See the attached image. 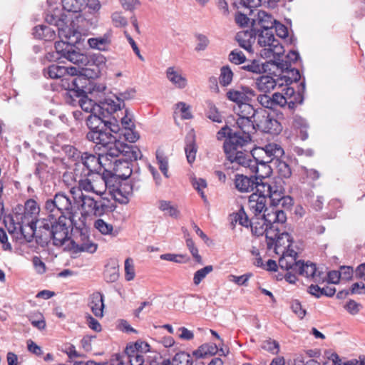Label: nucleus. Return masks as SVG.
Wrapping results in <instances>:
<instances>
[{"label":"nucleus","mask_w":365,"mask_h":365,"mask_svg":"<svg viewBox=\"0 0 365 365\" xmlns=\"http://www.w3.org/2000/svg\"><path fill=\"white\" fill-rule=\"evenodd\" d=\"M36 199L37 197L34 196L24 202V226L29 229V231L24 230V242L35 251L38 247L34 246V239L36 244L43 247L51 242L53 243V240L60 242L58 238L63 237L65 230L63 225L53 227V215L39 218L40 205Z\"/></svg>","instance_id":"nucleus-1"},{"label":"nucleus","mask_w":365,"mask_h":365,"mask_svg":"<svg viewBox=\"0 0 365 365\" xmlns=\"http://www.w3.org/2000/svg\"><path fill=\"white\" fill-rule=\"evenodd\" d=\"M236 124L240 131H233L229 126L222 127L216 135L218 140L225 139L223 148L227 160L234 163L244 147L251 142V134L256 131L254 118H237Z\"/></svg>","instance_id":"nucleus-2"},{"label":"nucleus","mask_w":365,"mask_h":365,"mask_svg":"<svg viewBox=\"0 0 365 365\" xmlns=\"http://www.w3.org/2000/svg\"><path fill=\"white\" fill-rule=\"evenodd\" d=\"M75 202L71 192L66 194L63 192H58L55 194L53 199H48L45 202V209L49 212L48 215H53L55 222L52 223L53 227L58 225H64V234L62 237H58L60 242L53 240V245L61 247L66 241L69 239L71 233L70 227L73 220L75 211Z\"/></svg>","instance_id":"nucleus-3"},{"label":"nucleus","mask_w":365,"mask_h":365,"mask_svg":"<svg viewBox=\"0 0 365 365\" xmlns=\"http://www.w3.org/2000/svg\"><path fill=\"white\" fill-rule=\"evenodd\" d=\"M284 155V149L279 144L272 143L264 147L255 148L250 151L244 150L237 156L235 164L248 168L252 173L259 172L258 165L265 166L268 163L280 160Z\"/></svg>","instance_id":"nucleus-4"},{"label":"nucleus","mask_w":365,"mask_h":365,"mask_svg":"<svg viewBox=\"0 0 365 365\" xmlns=\"http://www.w3.org/2000/svg\"><path fill=\"white\" fill-rule=\"evenodd\" d=\"M62 180L67 185H72L76 182L78 183L77 187H72L71 189L72 196L84 194L83 192L102 195L106 190V180L101 174L82 173L80 175H77L76 173L66 171L62 175Z\"/></svg>","instance_id":"nucleus-5"},{"label":"nucleus","mask_w":365,"mask_h":365,"mask_svg":"<svg viewBox=\"0 0 365 365\" xmlns=\"http://www.w3.org/2000/svg\"><path fill=\"white\" fill-rule=\"evenodd\" d=\"M70 86L66 94V101L72 106L78 104L81 109L90 113H95L97 104L88 98L85 90L88 79L83 76L69 77Z\"/></svg>","instance_id":"nucleus-6"},{"label":"nucleus","mask_w":365,"mask_h":365,"mask_svg":"<svg viewBox=\"0 0 365 365\" xmlns=\"http://www.w3.org/2000/svg\"><path fill=\"white\" fill-rule=\"evenodd\" d=\"M45 20L48 24L57 27L60 38L69 41L71 37L78 34L68 26V22L71 21V26L74 27L75 21L73 17L62 13L61 10L57 7L50 6L46 13Z\"/></svg>","instance_id":"nucleus-7"},{"label":"nucleus","mask_w":365,"mask_h":365,"mask_svg":"<svg viewBox=\"0 0 365 365\" xmlns=\"http://www.w3.org/2000/svg\"><path fill=\"white\" fill-rule=\"evenodd\" d=\"M255 35H258L257 43L262 48L260 55L263 58L279 57L284 52V47L279 41L274 38L272 30L259 31L258 29H253Z\"/></svg>","instance_id":"nucleus-8"},{"label":"nucleus","mask_w":365,"mask_h":365,"mask_svg":"<svg viewBox=\"0 0 365 365\" xmlns=\"http://www.w3.org/2000/svg\"><path fill=\"white\" fill-rule=\"evenodd\" d=\"M101 156V155L96 156L88 152H83L78 163H74L73 170L68 171L78 173L80 175L82 173L101 174L102 170Z\"/></svg>","instance_id":"nucleus-9"},{"label":"nucleus","mask_w":365,"mask_h":365,"mask_svg":"<svg viewBox=\"0 0 365 365\" xmlns=\"http://www.w3.org/2000/svg\"><path fill=\"white\" fill-rule=\"evenodd\" d=\"M255 122V130L272 135L278 134L282 130L281 124L272 115L268 110L259 108L257 109Z\"/></svg>","instance_id":"nucleus-10"},{"label":"nucleus","mask_w":365,"mask_h":365,"mask_svg":"<svg viewBox=\"0 0 365 365\" xmlns=\"http://www.w3.org/2000/svg\"><path fill=\"white\" fill-rule=\"evenodd\" d=\"M4 223L12 237L16 240L15 247L19 253L21 255V245H23V214L16 212L13 215L4 216Z\"/></svg>","instance_id":"nucleus-11"},{"label":"nucleus","mask_w":365,"mask_h":365,"mask_svg":"<svg viewBox=\"0 0 365 365\" xmlns=\"http://www.w3.org/2000/svg\"><path fill=\"white\" fill-rule=\"evenodd\" d=\"M250 227L255 235L261 236L265 234L267 247L269 250H272L274 243L272 233L278 230V227L274 230L271 225H268L266 213L262 214L261 217H252Z\"/></svg>","instance_id":"nucleus-12"},{"label":"nucleus","mask_w":365,"mask_h":365,"mask_svg":"<svg viewBox=\"0 0 365 365\" xmlns=\"http://www.w3.org/2000/svg\"><path fill=\"white\" fill-rule=\"evenodd\" d=\"M143 342L127 345L124 353L117 357L118 365H145Z\"/></svg>","instance_id":"nucleus-13"},{"label":"nucleus","mask_w":365,"mask_h":365,"mask_svg":"<svg viewBox=\"0 0 365 365\" xmlns=\"http://www.w3.org/2000/svg\"><path fill=\"white\" fill-rule=\"evenodd\" d=\"M283 181L281 179H272L267 181H262L260 179V183L258 185L257 192L262 193L267 199L269 197L271 205L276 202L277 197L284 192Z\"/></svg>","instance_id":"nucleus-14"},{"label":"nucleus","mask_w":365,"mask_h":365,"mask_svg":"<svg viewBox=\"0 0 365 365\" xmlns=\"http://www.w3.org/2000/svg\"><path fill=\"white\" fill-rule=\"evenodd\" d=\"M89 131L86 133V139L96 145H99L102 142L110 139L112 133H117L120 130L118 123H113L107 127L93 126L88 128Z\"/></svg>","instance_id":"nucleus-15"},{"label":"nucleus","mask_w":365,"mask_h":365,"mask_svg":"<svg viewBox=\"0 0 365 365\" xmlns=\"http://www.w3.org/2000/svg\"><path fill=\"white\" fill-rule=\"evenodd\" d=\"M69 242L67 249L74 253L86 252L93 254L98 248V245L91 241L88 235L82 230L80 231L79 235L76 237V240H70L69 238L65 242Z\"/></svg>","instance_id":"nucleus-16"},{"label":"nucleus","mask_w":365,"mask_h":365,"mask_svg":"<svg viewBox=\"0 0 365 365\" xmlns=\"http://www.w3.org/2000/svg\"><path fill=\"white\" fill-rule=\"evenodd\" d=\"M68 68L59 66L57 64H51L48 68L43 69V74L46 77L58 79L62 78V86L68 91V88L67 86H70V82L68 81L69 77H78L79 76H74L72 72L70 74L68 71Z\"/></svg>","instance_id":"nucleus-17"},{"label":"nucleus","mask_w":365,"mask_h":365,"mask_svg":"<svg viewBox=\"0 0 365 365\" xmlns=\"http://www.w3.org/2000/svg\"><path fill=\"white\" fill-rule=\"evenodd\" d=\"M273 236V247L272 249L274 250L277 255H280L281 253L290 252L292 249L290 247L292 244V237L287 232H279V229L277 230L274 233Z\"/></svg>","instance_id":"nucleus-18"},{"label":"nucleus","mask_w":365,"mask_h":365,"mask_svg":"<svg viewBox=\"0 0 365 365\" xmlns=\"http://www.w3.org/2000/svg\"><path fill=\"white\" fill-rule=\"evenodd\" d=\"M266 205L267 198L262 193L255 192L250 195L247 206L254 217H261L262 214L269 212Z\"/></svg>","instance_id":"nucleus-19"},{"label":"nucleus","mask_w":365,"mask_h":365,"mask_svg":"<svg viewBox=\"0 0 365 365\" xmlns=\"http://www.w3.org/2000/svg\"><path fill=\"white\" fill-rule=\"evenodd\" d=\"M99 149L103 148L101 157H106L109 160V157L116 158L121 157L122 149L123 148V143L117 140L116 137L112 133L110 134V139L102 142L99 145Z\"/></svg>","instance_id":"nucleus-20"},{"label":"nucleus","mask_w":365,"mask_h":365,"mask_svg":"<svg viewBox=\"0 0 365 365\" xmlns=\"http://www.w3.org/2000/svg\"><path fill=\"white\" fill-rule=\"evenodd\" d=\"M260 183V179L255 175L247 177L244 175L237 174L235 178V185L236 189L240 192H250L256 188L257 192L258 185Z\"/></svg>","instance_id":"nucleus-21"},{"label":"nucleus","mask_w":365,"mask_h":365,"mask_svg":"<svg viewBox=\"0 0 365 365\" xmlns=\"http://www.w3.org/2000/svg\"><path fill=\"white\" fill-rule=\"evenodd\" d=\"M272 63L275 64V62L273 61ZM276 65L282 70V74L279 76V80L283 82V85L288 86L293 82H297L300 80L301 76L299 70L292 68L290 63L279 62Z\"/></svg>","instance_id":"nucleus-22"},{"label":"nucleus","mask_w":365,"mask_h":365,"mask_svg":"<svg viewBox=\"0 0 365 365\" xmlns=\"http://www.w3.org/2000/svg\"><path fill=\"white\" fill-rule=\"evenodd\" d=\"M227 98L238 106L240 103L251 102L256 96L255 91L249 87H242L240 90L230 89L227 92Z\"/></svg>","instance_id":"nucleus-23"},{"label":"nucleus","mask_w":365,"mask_h":365,"mask_svg":"<svg viewBox=\"0 0 365 365\" xmlns=\"http://www.w3.org/2000/svg\"><path fill=\"white\" fill-rule=\"evenodd\" d=\"M120 109L121 104L120 101H115L110 98H106L98 102L96 110L106 119L113 120V118H111L112 114Z\"/></svg>","instance_id":"nucleus-24"},{"label":"nucleus","mask_w":365,"mask_h":365,"mask_svg":"<svg viewBox=\"0 0 365 365\" xmlns=\"http://www.w3.org/2000/svg\"><path fill=\"white\" fill-rule=\"evenodd\" d=\"M112 36V31L109 30L103 36L88 38V44L91 48L106 51L111 44Z\"/></svg>","instance_id":"nucleus-25"},{"label":"nucleus","mask_w":365,"mask_h":365,"mask_svg":"<svg viewBox=\"0 0 365 365\" xmlns=\"http://www.w3.org/2000/svg\"><path fill=\"white\" fill-rule=\"evenodd\" d=\"M256 86L259 91L264 93H269L274 89L277 86L279 87L283 86V82L277 78H274L269 76H262L257 78Z\"/></svg>","instance_id":"nucleus-26"},{"label":"nucleus","mask_w":365,"mask_h":365,"mask_svg":"<svg viewBox=\"0 0 365 365\" xmlns=\"http://www.w3.org/2000/svg\"><path fill=\"white\" fill-rule=\"evenodd\" d=\"M276 20L272 16L264 11H259L257 17L253 19V26H259L261 29L259 31L272 30Z\"/></svg>","instance_id":"nucleus-27"},{"label":"nucleus","mask_w":365,"mask_h":365,"mask_svg":"<svg viewBox=\"0 0 365 365\" xmlns=\"http://www.w3.org/2000/svg\"><path fill=\"white\" fill-rule=\"evenodd\" d=\"M281 255L282 257L279 259L280 268L287 271L292 270L296 272V265L298 264V261H297V252L294 250H291L290 252L281 253Z\"/></svg>","instance_id":"nucleus-28"},{"label":"nucleus","mask_w":365,"mask_h":365,"mask_svg":"<svg viewBox=\"0 0 365 365\" xmlns=\"http://www.w3.org/2000/svg\"><path fill=\"white\" fill-rule=\"evenodd\" d=\"M113 123H118V120L115 117H113V120L106 119L102 115L98 113L96 110L95 113H90L86 117V124L88 128L93 126L107 127Z\"/></svg>","instance_id":"nucleus-29"},{"label":"nucleus","mask_w":365,"mask_h":365,"mask_svg":"<svg viewBox=\"0 0 365 365\" xmlns=\"http://www.w3.org/2000/svg\"><path fill=\"white\" fill-rule=\"evenodd\" d=\"M85 0H61L63 9L68 14L72 13L75 14V20L79 21L81 19V12L83 9V4Z\"/></svg>","instance_id":"nucleus-30"},{"label":"nucleus","mask_w":365,"mask_h":365,"mask_svg":"<svg viewBox=\"0 0 365 365\" xmlns=\"http://www.w3.org/2000/svg\"><path fill=\"white\" fill-rule=\"evenodd\" d=\"M266 215L268 225H271L274 230L278 227L277 224L283 225L287 221V215L284 211L276 207H273Z\"/></svg>","instance_id":"nucleus-31"},{"label":"nucleus","mask_w":365,"mask_h":365,"mask_svg":"<svg viewBox=\"0 0 365 365\" xmlns=\"http://www.w3.org/2000/svg\"><path fill=\"white\" fill-rule=\"evenodd\" d=\"M166 77L178 88L182 89L187 86L186 78L181 74L180 71L176 70L174 67H168L167 68Z\"/></svg>","instance_id":"nucleus-32"},{"label":"nucleus","mask_w":365,"mask_h":365,"mask_svg":"<svg viewBox=\"0 0 365 365\" xmlns=\"http://www.w3.org/2000/svg\"><path fill=\"white\" fill-rule=\"evenodd\" d=\"M88 305L96 317H103L104 309L103 294L99 292L93 293L90 297Z\"/></svg>","instance_id":"nucleus-33"},{"label":"nucleus","mask_w":365,"mask_h":365,"mask_svg":"<svg viewBox=\"0 0 365 365\" xmlns=\"http://www.w3.org/2000/svg\"><path fill=\"white\" fill-rule=\"evenodd\" d=\"M64 58L81 68L86 66L89 62L88 56L76 51L73 44L72 49L66 51V56Z\"/></svg>","instance_id":"nucleus-34"},{"label":"nucleus","mask_w":365,"mask_h":365,"mask_svg":"<svg viewBox=\"0 0 365 365\" xmlns=\"http://www.w3.org/2000/svg\"><path fill=\"white\" fill-rule=\"evenodd\" d=\"M142 156L140 149L132 145H128L123 143V148L122 149L121 158L119 160L130 161H135Z\"/></svg>","instance_id":"nucleus-35"},{"label":"nucleus","mask_w":365,"mask_h":365,"mask_svg":"<svg viewBox=\"0 0 365 365\" xmlns=\"http://www.w3.org/2000/svg\"><path fill=\"white\" fill-rule=\"evenodd\" d=\"M131 163L127 160H116L114 170L115 175L123 180H127L132 174Z\"/></svg>","instance_id":"nucleus-36"},{"label":"nucleus","mask_w":365,"mask_h":365,"mask_svg":"<svg viewBox=\"0 0 365 365\" xmlns=\"http://www.w3.org/2000/svg\"><path fill=\"white\" fill-rule=\"evenodd\" d=\"M33 35L39 39L52 41L56 38V31L49 26L38 25L34 28Z\"/></svg>","instance_id":"nucleus-37"},{"label":"nucleus","mask_w":365,"mask_h":365,"mask_svg":"<svg viewBox=\"0 0 365 365\" xmlns=\"http://www.w3.org/2000/svg\"><path fill=\"white\" fill-rule=\"evenodd\" d=\"M74 202L78 205H81L82 209L85 212L90 215L91 210L93 209V206L96 205V201L93 197L86 195L81 194L80 195H73L72 196Z\"/></svg>","instance_id":"nucleus-38"},{"label":"nucleus","mask_w":365,"mask_h":365,"mask_svg":"<svg viewBox=\"0 0 365 365\" xmlns=\"http://www.w3.org/2000/svg\"><path fill=\"white\" fill-rule=\"evenodd\" d=\"M234 110L238 118L247 117V118L255 119L257 113V109L250 104V102L240 103L234 108Z\"/></svg>","instance_id":"nucleus-39"},{"label":"nucleus","mask_w":365,"mask_h":365,"mask_svg":"<svg viewBox=\"0 0 365 365\" xmlns=\"http://www.w3.org/2000/svg\"><path fill=\"white\" fill-rule=\"evenodd\" d=\"M218 346L216 344H204L193 351V355L198 359L213 356L218 351Z\"/></svg>","instance_id":"nucleus-40"},{"label":"nucleus","mask_w":365,"mask_h":365,"mask_svg":"<svg viewBox=\"0 0 365 365\" xmlns=\"http://www.w3.org/2000/svg\"><path fill=\"white\" fill-rule=\"evenodd\" d=\"M236 39L240 47L249 52L252 51V43L255 41L252 31L240 32L237 34Z\"/></svg>","instance_id":"nucleus-41"},{"label":"nucleus","mask_w":365,"mask_h":365,"mask_svg":"<svg viewBox=\"0 0 365 365\" xmlns=\"http://www.w3.org/2000/svg\"><path fill=\"white\" fill-rule=\"evenodd\" d=\"M297 266L296 272L298 274L306 277L307 278H315L317 267L314 263H304V262L299 260Z\"/></svg>","instance_id":"nucleus-42"},{"label":"nucleus","mask_w":365,"mask_h":365,"mask_svg":"<svg viewBox=\"0 0 365 365\" xmlns=\"http://www.w3.org/2000/svg\"><path fill=\"white\" fill-rule=\"evenodd\" d=\"M272 166L276 169L279 177L278 179L282 180L283 178L287 179L291 177L292 169L288 163L282 160V158L274 161V164Z\"/></svg>","instance_id":"nucleus-43"},{"label":"nucleus","mask_w":365,"mask_h":365,"mask_svg":"<svg viewBox=\"0 0 365 365\" xmlns=\"http://www.w3.org/2000/svg\"><path fill=\"white\" fill-rule=\"evenodd\" d=\"M185 152L188 163L192 164L195 160L197 153V145L194 136H192L190 139L187 138Z\"/></svg>","instance_id":"nucleus-44"},{"label":"nucleus","mask_w":365,"mask_h":365,"mask_svg":"<svg viewBox=\"0 0 365 365\" xmlns=\"http://www.w3.org/2000/svg\"><path fill=\"white\" fill-rule=\"evenodd\" d=\"M266 63H261L259 61L253 60L242 66V68L252 73L259 74L267 71Z\"/></svg>","instance_id":"nucleus-45"},{"label":"nucleus","mask_w":365,"mask_h":365,"mask_svg":"<svg viewBox=\"0 0 365 365\" xmlns=\"http://www.w3.org/2000/svg\"><path fill=\"white\" fill-rule=\"evenodd\" d=\"M159 209L172 217L177 218L179 216L180 211L178 207L171 204L170 201L161 200L159 202Z\"/></svg>","instance_id":"nucleus-46"},{"label":"nucleus","mask_w":365,"mask_h":365,"mask_svg":"<svg viewBox=\"0 0 365 365\" xmlns=\"http://www.w3.org/2000/svg\"><path fill=\"white\" fill-rule=\"evenodd\" d=\"M233 72L229 66H224L220 68L219 82L222 86H229L233 78Z\"/></svg>","instance_id":"nucleus-47"},{"label":"nucleus","mask_w":365,"mask_h":365,"mask_svg":"<svg viewBox=\"0 0 365 365\" xmlns=\"http://www.w3.org/2000/svg\"><path fill=\"white\" fill-rule=\"evenodd\" d=\"M173 365H193L192 358L186 352L177 353L172 359Z\"/></svg>","instance_id":"nucleus-48"},{"label":"nucleus","mask_w":365,"mask_h":365,"mask_svg":"<svg viewBox=\"0 0 365 365\" xmlns=\"http://www.w3.org/2000/svg\"><path fill=\"white\" fill-rule=\"evenodd\" d=\"M138 188L139 185H136L135 182H124L120 184L117 190L120 195L125 197H128V195L133 193L134 189L138 190Z\"/></svg>","instance_id":"nucleus-49"},{"label":"nucleus","mask_w":365,"mask_h":365,"mask_svg":"<svg viewBox=\"0 0 365 365\" xmlns=\"http://www.w3.org/2000/svg\"><path fill=\"white\" fill-rule=\"evenodd\" d=\"M62 150L66 154V155L75 163H78L81 155L83 152L78 150L74 146L71 145H64L61 147Z\"/></svg>","instance_id":"nucleus-50"},{"label":"nucleus","mask_w":365,"mask_h":365,"mask_svg":"<svg viewBox=\"0 0 365 365\" xmlns=\"http://www.w3.org/2000/svg\"><path fill=\"white\" fill-rule=\"evenodd\" d=\"M213 271V267L212 265H207L203 268L197 270L193 277V284L195 285H199L200 283L207 277L208 274Z\"/></svg>","instance_id":"nucleus-51"},{"label":"nucleus","mask_w":365,"mask_h":365,"mask_svg":"<svg viewBox=\"0 0 365 365\" xmlns=\"http://www.w3.org/2000/svg\"><path fill=\"white\" fill-rule=\"evenodd\" d=\"M31 324L39 330H43L46 327V322L43 314L40 312H34L28 316Z\"/></svg>","instance_id":"nucleus-52"},{"label":"nucleus","mask_w":365,"mask_h":365,"mask_svg":"<svg viewBox=\"0 0 365 365\" xmlns=\"http://www.w3.org/2000/svg\"><path fill=\"white\" fill-rule=\"evenodd\" d=\"M305 91V83L302 82L299 84V88L297 91V96H294V99L287 100V106L288 108L291 110L294 109L296 107V104H301L303 101V93Z\"/></svg>","instance_id":"nucleus-53"},{"label":"nucleus","mask_w":365,"mask_h":365,"mask_svg":"<svg viewBox=\"0 0 365 365\" xmlns=\"http://www.w3.org/2000/svg\"><path fill=\"white\" fill-rule=\"evenodd\" d=\"M277 199L276 202H273L271 205L272 207H277V206L281 205L282 208L289 210L293 205V199L290 196L285 195L284 192Z\"/></svg>","instance_id":"nucleus-54"},{"label":"nucleus","mask_w":365,"mask_h":365,"mask_svg":"<svg viewBox=\"0 0 365 365\" xmlns=\"http://www.w3.org/2000/svg\"><path fill=\"white\" fill-rule=\"evenodd\" d=\"M55 48L59 55V58H65L66 56V51L72 49V43L70 42L64 41L63 40L57 41L55 43Z\"/></svg>","instance_id":"nucleus-55"},{"label":"nucleus","mask_w":365,"mask_h":365,"mask_svg":"<svg viewBox=\"0 0 365 365\" xmlns=\"http://www.w3.org/2000/svg\"><path fill=\"white\" fill-rule=\"evenodd\" d=\"M195 37L197 41L195 50L196 51H205L210 43V40L207 36L202 34H196Z\"/></svg>","instance_id":"nucleus-56"},{"label":"nucleus","mask_w":365,"mask_h":365,"mask_svg":"<svg viewBox=\"0 0 365 365\" xmlns=\"http://www.w3.org/2000/svg\"><path fill=\"white\" fill-rule=\"evenodd\" d=\"M125 278L127 281H131L135 278V272L133 260L131 258H127L124 264Z\"/></svg>","instance_id":"nucleus-57"},{"label":"nucleus","mask_w":365,"mask_h":365,"mask_svg":"<svg viewBox=\"0 0 365 365\" xmlns=\"http://www.w3.org/2000/svg\"><path fill=\"white\" fill-rule=\"evenodd\" d=\"M229 61L235 65H240L246 61V56L241 51L235 49L230 53Z\"/></svg>","instance_id":"nucleus-58"},{"label":"nucleus","mask_w":365,"mask_h":365,"mask_svg":"<svg viewBox=\"0 0 365 365\" xmlns=\"http://www.w3.org/2000/svg\"><path fill=\"white\" fill-rule=\"evenodd\" d=\"M252 276V273H246L241 276H236L234 274L229 275V281L235 283L239 286H247L250 278Z\"/></svg>","instance_id":"nucleus-59"},{"label":"nucleus","mask_w":365,"mask_h":365,"mask_svg":"<svg viewBox=\"0 0 365 365\" xmlns=\"http://www.w3.org/2000/svg\"><path fill=\"white\" fill-rule=\"evenodd\" d=\"M94 226L103 235L111 234L113 230L112 225L106 222L102 219L96 220Z\"/></svg>","instance_id":"nucleus-60"},{"label":"nucleus","mask_w":365,"mask_h":365,"mask_svg":"<svg viewBox=\"0 0 365 365\" xmlns=\"http://www.w3.org/2000/svg\"><path fill=\"white\" fill-rule=\"evenodd\" d=\"M234 217L237 218V220L240 225L245 227H250L251 220H250L243 207H241L238 212H234Z\"/></svg>","instance_id":"nucleus-61"},{"label":"nucleus","mask_w":365,"mask_h":365,"mask_svg":"<svg viewBox=\"0 0 365 365\" xmlns=\"http://www.w3.org/2000/svg\"><path fill=\"white\" fill-rule=\"evenodd\" d=\"M156 159L159 165V168L165 178H169L168 175V161L166 157L163 154L157 152Z\"/></svg>","instance_id":"nucleus-62"},{"label":"nucleus","mask_w":365,"mask_h":365,"mask_svg":"<svg viewBox=\"0 0 365 365\" xmlns=\"http://www.w3.org/2000/svg\"><path fill=\"white\" fill-rule=\"evenodd\" d=\"M186 245H187L188 250H190V253L192 254L195 260L197 263L202 264L203 262H202V257L198 254V250L196 247V246L195 245V243L191 238L187 237L186 239Z\"/></svg>","instance_id":"nucleus-63"},{"label":"nucleus","mask_w":365,"mask_h":365,"mask_svg":"<svg viewBox=\"0 0 365 365\" xmlns=\"http://www.w3.org/2000/svg\"><path fill=\"white\" fill-rule=\"evenodd\" d=\"M111 19L115 27H125L128 25L127 19L123 16L121 12L115 11L112 14Z\"/></svg>","instance_id":"nucleus-64"}]
</instances>
